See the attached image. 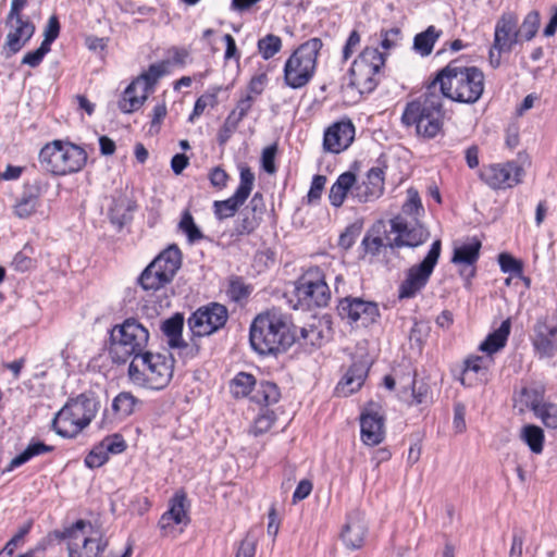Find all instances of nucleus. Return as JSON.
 <instances>
[{"mask_svg":"<svg viewBox=\"0 0 557 557\" xmlns=\"http://www.w3.org/2000/svg\"><path fill=\"white\" fill-rule=\"evenodd\" d=\"M300 338L315 345V341L320 338V332L314 327H302ZM296 339L299 337L292 331L287 317L275 310L258 314L250 325L249 342L251 348L259 355L285 351Z\"/></svg>","mask_w":557,"mask_h":557,"instance_id":"f257e3e1","label":"nucleus"},{"mask_svg":"<svg viewBox=\"0 0 557 557\" xmlns=\"http://www.w3.org/2000/svg\"><path fill=\"white\" fill-rule=\"evenodd\" d=\"M430 84L443 98L472 104L482 97L485 76L479 67L462 65L456 59L441 69Z\"/></svg>","mask_w":557,"mask_h":557,"instance_id":"f03ea898","label":"nucleus"},{"mask_svg":"<svg viewBox=\"0 0 557 557\" xmlns=\"http://www.w3.org/2000/svg\"><path fill=\"white\" fill-rule=\"evenodd\" d=\"M443 97L429 84L424 94L407 103L401 122L406 126H414L418 135L434 138L443 128Z\"/></svg>","mask_w":557,"mask_h":557,"instance_id":"7ed1b4c3","label":"nucleus"},{"mask_svg":"<svg viewBox=\"0 0 557 557\" xmlns=\"http://www.w3.org/2000/svg\"><path fill=\"white\" fill-rule=\"evenodd\" d=\"M174 362L169 354L146 351L132 359L127 371L129 381L139 387L163 389L173 377Z\"/></svg>","mask_w":557,"mask_h":557,"instance_id":"20e7f679","label":"nucleus"},{"mask_svg":"<svg viewBox=\"0 0 557 557\" xmlns=\"http://www.w3.org/2000/svg\"><path fill=\"white\" fill-rule=\"evenodd\" d=\"M148 341V330L136 319H126L110 332L109 354L112 361L122 364L131 358H139L146 354Z\"/></svg>","mask_w":557,"mask_h":557,"instance_id":"39448f33","label":"nucleus"},{"mask_svg":"<svg viewBox=\"0 0 557 557\" xmlns=\"http://www.w3.org/2000/svg\"><path fill=\"white\" fill-rule=\"evenodd\" d=\"M39 162L51 174L63 176L79 172L87 162V153L75 144L55 139L41 148Z\"/></svg>","mask_w":557,"mask_h":557,"instance_id":"423d86ee","label":"nucleus"},{"mask_svg":"<svg viewBox=\"0 0 557 557\" xmlns=\"http://www.w3.org/2000/svg\"><path fill=\"white\" fill-rule=\"evenodd\" d=\"M98 410L95 397L81 394L70 399L55 414L52 428L62 437H74L89 425Z\"/></svg>","mask_w":557,"mask_h":557,"instance_id":"0eeeda50","label":"nucleus"},{"mask_svg":"<svg viewBox=\"0 0 557 557\" xmlns=\"http://www.w3.org/2000/svg\"><path fill=\"white\" fill-rule=\"evenodd\" d=\"M322 46V40L314 37L294 51L284 67V79L287 86L296 89L308 84L315 70L318 53Z\"/></svg>","mask_w":557,"mask_h":557,"instance_id":"6e6552de","label":"nucleus"},{"mask_svg":"<svg viewBox=\"0 0 557 557\" xmlns=\"http://www.w3.org/2000/svg\"><path fill=\"white\" fill-rule=\"evenodd\" d=\"M182 265V252L172 244L143 271L138 282L145 290H158L170 284Z\"/></svg>","mask_w":557,"mask_h":557,"instance_id":"1a4fd4ad","label":"nucleus"},{"mask_svg":"<svg viewBox=\"0 0 557 557\" xmlns=\"http://www.w3.org/2000/svg\"><path fill=\"white\" fill-rule=\"evenodd\" d=\"M92 531L90 522L77 520L64 530L60 539L67 541L69 557H100L108 546V541Z\"/></svg>","mask_w":557,"mask_h":557,"instance_id":"9d476101","label":"nucleus"},{"mask_svg":"<svg viewBox=\"0 0 557 557\" xmlns=\"http://www.w3.org/2000/svg\"><path fill=\"white\" fill-rule=\"evenodd\" d=\"M384 63L385 57L377 48H364L349 70V85L358 89L361 95L373 91L379 84L380 70Z\"/></svg>","mask_w":557,"mask_h":557,"instance_id":"9b49d317","label":"nucleus"},{"mask_svg":"<svg viewBox=\"0 0 557 557\" xmlns=\"http://www.w3.org/2000/svg\"><path fill=\"white\" fill-rule=\"evenodd\" d=\"M441 247V240H435L424 259L407 270L406 277L398 287L399 299H411L426 286L438 262Z\"/></svg>","mask_w":557,"mask_h":557,"instance_id":"f8f14e48","label":"nucleus"},{"mask_svg":"<svg viewBox=\"0 0 557 557\" xmlns=\"http://www.w3.org/2000/svg\"><path fill=\"white\" fill-rule=\"evenodd\" d=\"M295 295L298 302L308 309L327 306L331 290L325 282L323 271L319 267L309 268L299 278Z\"/></svg>","mask_w":557,"mask_h":557,"instance_id":"ddd939ff","label":"nucleus"},{"mask_svg":"<svg viewBox=\"0 0 557 557\" xmlns=\"http://www.w3.org/2000/svg\"><path fill=\"white\" fill-rule=\"evenodd\" d=\"M228 319V311L224 305L210 302L199 307L188 318L187 323L193 337L209 336L222 329Z\"/></svg>","mask_w":557,"mask_h":557,"instance_id":"4468645a","label":"nucleus"},{"mask_svg":"<svg viewBox=\"0 0 557 557\" xmlns=\"http://www.w3.org/2000/svg\"><path fill=\"white\" fill-rule=\"evenodd\" d=\"M479 175L492 189H505L520 184L524 170L517 161H508L484 165Z\"/></svg>","mask_w":557,"mask_h":557,"instance_id":"2eb2a0df","label":"nucleus"},{"mask_svg":"<svg viewBox=\"0 0 557 557\" xmlns=\"http://www.w3.org/2000/svg\"><path fill=\"white\" fill-rule=\"evenodd\" d=\"M253 183L255 174L248 166H243L239 174V185L234 195L225 200L214 201L213 209L216 219L224 220L234 216L250 196Z\"/></svg>","mask_w":557,"mask_h":557,"instance_id":"dca6fc26","label":"nucleus"},{"mask_svg":"<svg viewBox=\"0 0 557 557\" xmlns=\"http://www.w3.org/2000/svg\"><path fill=\"white\" fill-rule=\"evenodd\" d=\"M337 311L342 319L350 322L360 321L363 326H368L380 317L377 305L372 301H366L357 297H345L339 300Z\"/></svg>","mask_w":557,"mask_h":557,"instance_id":"f3484780","label":"nucleus"},{"mask_svg":"<svg viewBox=\"0 0 557 557\" xmlns=\"http://www.w3.org/2000/svg\"><path fill=\"white\" fill-rule=\"evenodd\" d=\"M534 349L543 357H552L557 351V310L536 321L533 329Z\"/></svg>","mask_w":557,"mask_h":557,"instance_id":"a211bd4d","label":"nucleus"},{"mask_svg":"<svg viewBox=\"0 0 557 557\" xmlns=\"http://www.w3.org/2000/svg\"><path fill=\"white\" fill-rule=\"evenodd\" d=\"M361 441L368 446H375L383 442L384 417L380 412V406L370 403L360 416Z\"/></svg>","mask_w":557,"mask_h":557,"instance_id":"6ab92c4d","label":"nucleus"},{"mask_svg":"<svg viewBox=\"0 0 557 557\" xmlns=\"http://www.w3.org/2000/svg\"><path fill=\"white\" fill-rule=\"evenodd\" d=\"M391 228L397 236L388 243L391 248L418 247L426 242L429 232L420 224L409 225L400 215L391 220Z\"/></svg>","mask_w":557,"mask_h":557,"instance_id":"aec40b11","label":"nucleus"},{"mask_svg":"<svg viewBox=\"0 0 557 557\" xmlns=\"http://www.w3.org/2000/svg\"><path fill=\"white\" fill-rule=\"evenodd\" d=\"M519 41L517 15L510 12L502 14L495 25L493 49L498 53L510 52Z\"/></svg>","mask_w":557,"mask_h":557,"instance_id":"412c9836","label":"nucleus"},{"mask_svg":"<svg viewBox=\"0 0 557 557\" xmlns=\"http://www.w3.org/2000/svg\"><path fill=\"white\" fill-rule=\"evenodd\" d=\"M355 137V127L350 121H342L330 126L323 138L324 150L339 153L349 147Z\"/></svg>","mask_w":557,"mask_h":557,"instance_id":"4be33fe9","label":"nucleus"},{"mask_svg":"<svg viewBox=\"0 0 557 557\" xmlns=\"http://www.w3.org/2000/svg\"><path fill=\"white\" fill-rule=\"evenodd\" d=\"M13 21L15 25L7 35L4 44V49H8L7 58L17 53L35 33V26L32 22L22 17L14 18Z\"/></svg>","mask_w":557,"mask_h":557,"instance_id":"5701e85b","label":"nucleus"},{"mask_svg":"<svg viewBox=\"0 0 557 557\" xmlns=\"http://www.w3.org/2000/svg\"><path fill=\"white\" fill-rule=\"evenodd\" d=\"M368 528L359 513L349 515L342 531V540L349 549H358L363 545Z\"/></svg>","mask_w":557,"mask_h":557,"instance_id":"b1692460","label":"nucleus"},{"mask_svg":"<svg viewBox=\"0 0 557 557\" xmlns=\"http://www.w3.org/2000/svg\"><path fill=\"white\" fill-rule=\"evenodd\" d=\"M41 188L37 184L26 185L14 206V213L21 219L32 216L40 206Z\"/></svg>","mask_w":557,"mask_h":557,"instance_id":"393cba45","label":"nucleus"},{"mask_svg":"<svg viewBox=\"0 0 557 557\" xmlns=\"http://www.w3.org/2000/svg\"><path fill=\"white\" fill-rule=\"evenodd\" d=\"M140 82L133 81L123 91L117 102L121 112L131 114L139 110L148 98V92L145 88L141 89Z\"/></svg>","mask_w":557,"mask_h":557,"instance_id":"a878e982","label":"nucleus"},{"mask_svg":"<svg viewBox=\"0 0 557 557\" xmlns=\"http://www.w3.org/2000/svg\"><path fill=\"white\" fill-rule=\"evenodd\" d=\"M367 377V370L363 364H352L336 386L339 396H349L360 389Z\"/></svg>","mask_w":557,"mask_h":557,"instance_id":"bb28decb","label":"nucleus"},{"mask_svg":"<svg viewBox=\"0 0 557 557\" xmlns=\"http://www.w3.org/2000/svg\"><path fill=\"white\" fill-rule=\"evenodd\" d=\"M511 322L506 319L499 327L490 333L487 337L480 344L479 349L487 355H492L505 347L510 334Z\"/></svg>","mask_w":557,"mask_h":557,"instance_id":"cd10ccee","label":"nucleus"},{"mask_svg":"<svg viewBox=\"0 0 557 557\" xmlns=\"http://www.w3.org/2000/svg\"><path fill=\"white\" fill-rule=\"evenodd\" d=\"M54 447L51 445H47L40 441L32 440L27 447L9 462L3 472H11L15 468L28 462L34 457L51 453Z\"/></svg>","mask_w":557,"mask_h":557,"instance_id":"c85d7f7f","label":"nucleus"},{"mask_svg":"<svg viewBox=\"0 0 557 557\" xmlns=\"http://www.w3.org/2000/svg\"><path fill=\"white\" fill-rule=\"evenodd\" d=\"M184 326V318L182 314L176 313L170 319L165 320L162 324V332L168 337V343L172 348H187L188 344L182 338V331Z\"/></svg>","mask_w":557,"mask_h":557,"instance_id":"c756f323","label":"nucleus"},{"mask_svg":"<svg viewBox=\"0 0 557 557\" xmlns=\"http://www.w3.org/2000/svg\"><path fill=\"white\" fill-rule=\"evenodd\" d=\"M356 183V175L352 172H345L341 174L336 182L332 185L329 199L332 206L339 208L346 196L348 190Z\"/></svg>","mask_w":557,"mask_h":557,"instance_id":"7c9ffc66","label":"nucleus"},{"mask_svg":"<svg viewBox=\"0 0 557 557\" xmlns=\"http://www.w3.org/2000/svg\"><path fill=\"white\" fill-rule=\"evenodd\" d=\"M170 516L174 523L187 525L190 521L188 516V504L186 494L175 493L170 499L169 509L165 511Z\"/></svg>","mask_w":557,"mask_h":557,"instance_id":"2f4dec72","label":"nucleus"},{"mask_svg":"<svg viewBox=\"0 0 557 557\" xmlns=\"http://www.w3.org/2000/svg\"><path fill=\"white\" fill-rule=\"evenodd\" d=\"M442 30L435 26H429L424 32L417 34L413 38V49L422 57L430 55L434 44L441 37Z\"/></svg>","mask_w":557,"mask_h":557,"instance_id":"473e14b6","label":"nucleus"},{"mask_svg":"<svg viewBox=\"0 0 557 557\" xmlns=\"http://www.w3.org/2000/svg\"><path fill=\"white\" fill-rule=\"evenodd\" d=\"M281 397L277 385L273 382L262 381L251 396L255 403L268 407L278 401Z\"/></svg>","mask_w":557,"mask_h":557,"instance_id":"72a5a7b5","label":"nucleus"},{"mask_svg":"<svg viewBox=\"0 0 557 557\" xmlns=\"http://www.w3.org/2000/svg\"><path fill=\"white\" fill-rule=\"evenodd\" d=\"M481 242L473 239L469 244L461 245L455 248L451 261L454 263H463L472 265L476 262L480 256Z\"/></svg>","mask_w":557,"mask_h":557,"instance_id":"f704fd0d","label":"nucleus"},{"mask_svg":"<svg viewBox=\"0 0 557 557\" xmlns=\"http://www.w3.org/2000/svg\"><path fill=\"white\" fill-rule=\"evenodd\" d=\"M520 438L534 454H541L544 447V432L534 424H527L521 429Z\"/></svg>","mask_w":557,"mask_h":557,"instance_id":"c9c22d12","label":"nucleus"},{"mask_svg":"<svg viewBox=\"0 0 557 557\" xmlns=\"http://www.w3.org/2000/svg\"><path fill=\"white\" fill-rule=\"evenodd\" d=\"M256 379L247 372H239L231 382V391L235 397H245L252 392Z\"/></svg>","mask_w":557,"mask_h":557,"instance_id":"e433bc0d","label":"nucleus"},{"mask_svg":"<svg viewBox=\"0 0 557 557\" xmlns=\"http://www.w3.org/2000/svg\"><path fill=\"white\" fill-rule=\"evenodd\" d=\"M410 405H426L432 403V393L430 385L423 380H416L413 376L410 383Z\"/></svg>","mask_w":557,"mask_h":557,"instance_id":"4c0bfd02","label":"nucleus"},{"mask_svg":"<svg viewBox=\"0 0 557 557\" xmlns=\"http://www.w3.org/2000/svg\"><path fill=\"white\" fill-rule=\"evenodd\" d=\"M138 399L129 392H121L112 401L113 411L120 417H128L134 412Z\"/></svg>","mask_w":557,"mask_h":557,"instance_id":"58836bf2","label":"nucleus"},{"mask_svg":"<svg viewBox=\"0 0 557 557\" xmlns=\"http://www.w3.org/2000/svg\"><path fill=\"white\" fill-rule=\"evenodd\" d=\"M165 74V65L163 63L151 64L149 69L139 75L135 82H140L141 89L145 88V91L148 94L152 90L153 86L158 82L160 77Z\"/></svg>","mask_w":557,"mask_h":557,"instance_id":"ea45409f","label":"nucleus"},{"mask_svg":"<svg viewBox=\"0 0 557 557\" xmlns=\"http://www.w3.org/2000/svg\"><path fill=\"white\" fill-rule=\"evenodd\" d=\"M366 199L369 197H379L383 191L384 172L381 168H372L367 175Z\"/></svg>","mask_w":557,"mask_h":557,"instance_id":"a19ab883","label":"nucleus"},{"mask_svg":"<svg viewBox=\"0 0 557 557\" xmlns=\"http://www.w3.org/2000/svg\"><path fill=\"white\" fill-rule=\"evenodd\" d=\"M178 228L186 234L187 239L190 244H194L205 236L200 228L196 225L191 213L188 210H185L182 214L181 221L178 223Z\"/></svg>","mask_w":557,"mask_h":557,"instance_id":"79ce46f5","label":"nucleus"},{"mask_svg":"<svg viewBox=\"0 0 557 557\" xmlns=\"http://www.w3.org/2000/svg\"><path fill=\"white\" fill-rule=\"evenodd\" d=\"M540 26V14L537 11H531L524 17L520 27H518V36L521 40H531L537 33Z\"/></svg>","mask_w":557,"mask_h":557,"instance_id":"37998d69","label":"nucleus"},{"mask_svg":"<svg viewBox=\"0 0 557 557\" xmlns=\"http://www.w3.org/2000/svg\"><path fill=\"white\" fill-rule=\"evenodd\" d=\"M282 48V39L273 34H268L258 40V50L264 60L274 57Z\"/></svg>","mask_w":557,"mask_h":557,"instance_id":"c03bdc74","label":"nucleus"},{"mask_svg":"<svg viewBox=\"0 0 557 557\" xmlns=\"http://www.w3.org/2000/svg\"><path fill=\"white\" fill-rule=\"evenodd\" d=\"M259 216L249 214V212L242 211L239 218L235 222L234 234L248 235L251 234L259 226Z\"/></svg>","mask_w":557,"mask_h":557,"instance_id":"a18cd8bd","label":"nucleus"},{"mask_svg":"<svg viewBox=\"0 0 557 557\" xmlns=\"http://www.w3.org/2000/svg\"><path fill=\"white\" fill-rule=\"evenodd\" d=\"M274 422V412L268 408L262 409L258 417L255 419L253 425L251 428V433L256 436L264 434L272 428Z\"/></svg>","mask_w":557,"mask_h":557,"instance_id":"49530a36","label":"nucleus"},{"mask_svg":"<svg viewBox=\"0 0 557 557\" xmlns=\"http://www.w3.org/2000/svg\"><path fill=\"white\" fill-rule=\"evenodd\" d=\"M534 414L549 429H557V405L544 403Z\"/></svg>","mask_w":557,"mask_h":557,"instance_id":"de8ad7c7","label":"nucleus"},{"mask_svg":"<svg viewBox=\"0 0 557 557\" xmlns=\"http://www.w3.org/2000/svg\"><path fill=\"white\" fill-rule=\"evenodd\" d=\"M251 293L249 285H247L242 277H234L230 281L227 295L234 301H242L246 299Z\"/></svg>","mask_w":557,"mask_h":557,"instance_id":"09e8293b","label":"nucleus"},{"mask_svg":"<svg viewBox=\"0 0 557 557\" xmlns=\"http://www.w3.org/2000/svg\"><path fill=\"white\" fill-rule=\"evenodd\" d=\"M218 103V90L213 92H206L201 95L195 102L194 110L191 114L189 115V121L194 122L196 117H199L206 108L211 107L213 108Z\"/></svg>","mask_w":557,"mask_h":557,"instance_id":"8fccbe9b","label":"nucleus"},{"mask_svg":"<svg viewBox=\"0 0 557 557\" xmlns=\"http://www.w3.org/2000/svg\"><path fill=\"white\" fill-rule=\"evenodd\" d=\"M255 101V97L251 95H246L245 97L240 98L236 107L230 112L227 115L228 119L234 121L236 124L239 125L242 120L248 114L250 111L252 103Z\"/></svg>","mask_w":557,"mask_h":557,"instance_id":"3c124183","label":"nucleus"},{"mask_svg":"<svg viewBox=\"0 0 557 557\" xmlns=\"http://www.w3.org/2000/svg\"><path fill=\"white\" fill-rule=\"evenodd\" d=\"M521 395L524 399L527 407H529L533 412H535L545 403L544 389L542 387H524L521 391Z\"/></svg>","mask_w":557,"mask_h":557,"instance_id":"603ef678","label":"nucleus"},{"mask_svg":"<svg viewBox=\"0 0 557 557\" xmlns=\"http://www.w3.org/2000/svg\"><path fill=\"white\" fill-rule=\"evenodd\" d=\"M498 263L504 273L518 275L522 272V263L507 252L499 253Z\"/></svg>","mask_w":557,"mask_h":557,"instance_id":"864d4df0","label":"nucleus"},{"mask_svg":"<svg viewBox=\"0 0 557 557\" xmlns=\"http://www.w3.org/2000/svg\"><path fill=\"white\" fill-rule=\"evenodd\" d=\"M469 372H474L479 375H486L487 364L486 359L481 356H471L465 360L463 375H467Z\"/></svg>","mask_w":557,"mask_h":557,"instance_id":"5fc2aeb1","label":"nucleus"},{"mask_svg":"<svg viewBox=\"0 0 557 557\" xmlns=\"http://www.w3.org/2000/svg\"><path fill=\"white\" fill-rule=\"evenodd\" d=\"M33 525V521L28 520L22 527L18 528L16 534L5 544L3 552H5L8 557H11L17 547V545L24 540V537L29 533Z\"/></svg>","mask_w":557,"mask_h":557,"instance_id":"6e6d98bb","label":"nucleus"},{"mask_svg":"<svg viewBox=\"0 0 557 557\" xmlns=\"http://www.w3.org/2000/svg\"><path fill=\"white\" fill-rule=\"evenodd\" d=\"M109 459V455L102 445L95 447L86 457L85 465L90 469L99 468L104 465Z\"/></svg>","mask_w":557,"mask_h":557,"instance_id":"4d7b16f0","label":"nucleus"},{"mask_svg":"<svg viewBox=\"0 0 557 557\" xmlns=\"http://www.w3.org/2000/svg\"><path fill=\"white\" fill-rule=\"evenodd\" d=\"M420 211H423V207L417 190L408 189V199L403 206V212L409 215L417 216Z\"/></svg>","mask_w":557,"mask_h":557,"instance_id":"13d9d810","label":"nucleus"},{"mask_svg":"<svg viewBox=\"0 0 557 557\" xmlns=\"http://www.w3.org/2000/svg\"><path fill=\"white\" fill-rule=\"evenodd\" d=\"M276 152H277L276 144L265 147L262 151L261 165H262V169L268 174H274L276 172V165H275Z\"/></svg>","mask_w":557,"mask_h":557,"instance_id":"bf43d9fd","label":"nucleus"},{"mask_svg":"<svg viewBox=\"0 0 557 557\" xmlns=\"http://www.w3.org/2000/svg\"><path fill=\"white\" fill-rule=\"evenodd\" d=\"M60 34V23L55 15L49 17L45 28V38L41 42L47 48L51 49V44L58 38Z\"/></svg>","mask_w":557,"mask_h":557,"instance_id":"052dcab7","label":"nucleus"},{"mask_svg":"<svg viewBox=\"0 0 557 557\" xmlns=\"http://www.w3.org/2000/svg\"><path fill=\"white\" fill-rule=\"evenodd\" d=\"M102 448L106 449L107 454H121L126 449V443L123 437L119 434L108 436L101 442Z\"/></svg>","mask_w":557,"mask_h":557,"instance_id":"680f3d73","label":"nucleus"},{"mask_svg":"<svg viewBox=\"0 0 557 557\" xmlns=\"http://www.w3.org/2000/svg\"><path fill=\"white\" fill-rule=\"evenodd\" d=\"M50 51V48L45 47L40 44L39 48L34 51L27 52L23 59L22 64L28 65L29 67H37L42 62L45 55Z\"/></svg>","mask_w":557,"mask_h":557,"instance_id":"e2e57ef3","label":"nucleus"},{"mask_svg":"<svg viewBox=\"0 0 557 557\" xmlns=\"http://www.w3.org/2000/svg\"><path fill=\"white\" fill-rule=\"evenodd\" d=\"M325 183H326L325 176H323V175H314L313 176L310 189L307 195L309 203L320 200L322 191L325 186Z\"/></svg>","mask_w":557,"mask_h":557,"instance_id":"0e129e2a","label":"nucleus"},{"mask_svg":"<svg viewBox=\"0 0 557 557\" xmlns=\"http://www.w3.org/2000/svg\"><path fill=\"white\" fill-rule=\"evenodd\" d=\"M525 537V531L522 529H515L512 534V543L509 550V557H522V548Z\"/></svg>","mask_w":557,"mask_h":557,"instance_id":"69168bd1","label":"nucleus"},{"mask_svg":"<svg viewBox=\"0 0 557 557\" xmlns=\"http://www.w3.org/2000/svg\"><path fill=\"white\" fill-rule=\"evenodd\" d=\"M466 406L462 403L454 405V429L457 433H462L466 430Z\"/></svg>","mask_w":557,"mask_h":557,"instance_id":"338daca9","label":"nucleus"},{"mask_svg":"<svg viewBox=\"0 0 557 557\" xmlns=\"http://www.w3.org/2000/svg\"><path fill=\"white\" fill-rule=\"evenodd\" d=\"M257 540L247 534L246 537L240 542L236 557H253L256 554Z\"/></svg>","mask_w":557,"mask_h":557,"instance_id":"774afa93","label":"nucleus"}]
</instances>
